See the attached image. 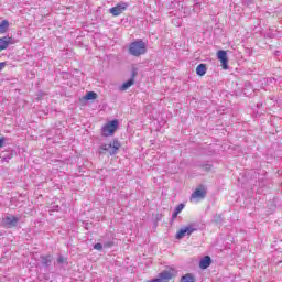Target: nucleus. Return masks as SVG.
Wrapping results in <instances>:
<instances>
[{"label": "nucleus", "mask_w": 282, "mask_h": 282, "mask_svg": "<svg viewBox=\"0 0 282 282\" xmlns=\"http://www.w3.org/2000/svg\"><path fill=\"white\" fill-rule=\"evenodd\" d=\"M94 249L95 250H102V243H100V242L95 243Z\"/></svg>", "instance_id": "obj_23"}, {"label": "nucleus", "mask_w": 282, "mask_h": 282, "mask_svg": "<svg viewBox=\"0 0 282 282\" xmlns=\"http://www.w3.org/2000/svg\"><path fill=\"white\" fill-rule=\"evenodd\" d=\"M210 263H213V259L210 258V256H205L199 261L200 270H207V268H210Z\"/></svg>", "instance_id": "obj_9"}, {"label": "nucleus", "mask_w": 282, "mask_h": 282, "mask_svg": "<svg viewBox=\"0 0 282 282\" xmlns=\"http://www.w3.org/2000/svg\"><path fill=\"white\" fill-rule=\"evenodd\" d=\"M206 72H208V68L206 67V64H199L196 67L197 76H206Z\"/></svg>", "instance_id": "obj_12"}, {"label": "nucleus", "mask_w": 282, "mask_h": 282, "mask_svg": "<svg viewBox=\"0 0 282 282\" xmlns=\"http://www.w3.org/2000/svg\"><path fill=\"white\" fill-rule=\"evenodd\" d=\"M184 203H181L176 206L174 213L172 214V221H175L177 219V216L180 215L181 210H184Z\"/></svg>", "instance_id": "obj_14"}, {"label": "nucleus", "mask_w": 282, "mask_h": 282, "mask_svg": "<svg viewBox=\"0 0 282 282\" xmlns=\"http://www.w3.org/2000/svg\"><path fill=\"white\" fill-rule=\"evenodd\" d=\"M4 225L8 227V228H17V226H19V217L17 216H7L4 219Z\"/></svg>", "instance_id": "obj_8"}, {"label": "nucleus", "mask_w": 282, "mask_h": 282, "mask_svg": "<svg viewBox=\"0 0 282 282\" xmlns=\"http://www.w3.org/2000/svg\"><path fill=\"white\" fill-rule=\"evenodd\" d=\"M3 51V48L0 46V52Z\"/></svg>", "instance_id": "obj_28"}, {"label": "nucleus", "mask_w": 282, "mask_h": 282, "mask_svg": "<svg viewBox=\"0 0 282 282\" xmlns=\"http://www.w3.org/2000/svg\"><path fill=\"white\" fill-rule=\"evenodd\" d=\"M118 119L109 121L106 126L101 128V135L105 138H109V135H113L118 130Z\"/></svg>", "instance_id": "obj_3"}, {"label": "nucleus", "mask_w": 282, "mask_h": 282, "mask_svg": "<svg viewBox=\"0 0 282 282\" xmlns=\"http://www.w3.org/2000/svg\"><path fill=\"white\" fill-rule=\"evenodd\" d=\"M181 282H195V275L187 273L181 278Z\"/></svg>", "instance_id": "obj_17"}, {"label": "nucleus", "mask_w": 282, "mask_h": 282, "mask_svg": "<svg viewBox=\"0 0 282 282\" xmlns=\"http://www.w3.org/2000/svg\"><path fill=\"white\" fill-rule=\"evenodd\" d=\"M217 58L220 61L223 69H228V53L220 50L217 52Z\"/></svg>", "instance_id": "obj_7"}, {"label": "nucleus", "mask_w": 282, "mask_h": 282, "mask_svg": "<svg viewBox=\"0 0 282 282\" xmlns=\"http://www.w3.org/2000/svg\"><path fill=\"white\" fill-rule=\"evenodd\" d=\"M9 45H12V37L11 36L0 37V47L2 50H8Z\"/></svg>", "instance_id": "obj_10"}, {"label": "nucleus", "mask_w": 282, "mask_h": 282, "mask_svg": "<svg viewBox=\"0 0 282 282\" xmlns=\"http://www.w3.org/2000/svg\"><path fill=\"white\" fill-rule=\"evenodd\" d=\"M57 263H67V260L65 259V257L59 256V257L57 258Z\"/></svg>", "instance_id": "obj_22"}, {"label": "nucleus", "mask_w": 282, "mask_h": 282, "mask_svg": "<svg viewBox=\"0 0 282 282\" xmlns=\"http://www.w3.org/2000/svg\"><path fill=\"white\" fill-rule=\"evenodd\" d=\"M98 98V94L94 91H88L84 97L83 100H96Z\"/></svg>", "instance_id": "obj_16"}, {"label": "nucleus", "mask_w": 282, "mask_h": 282, "mask_svg": "<svg viewBox=\"0 0 282 282\" xmlns=\"http://www.w3.org/2000/svg\"><path fill=\"white\" fill-rule=\"evenodd\" d=\"M245 3H252V0H242Z\"/></svg>", "instance_id": "obj_26"}, {"label": "nucleus", "mask_w": 282, "mask_h": 282, "mask_svg": "<svg viewBox=\"0 0 282 282\" xmlns=\"http://www.w3.org/2000/svg\"><path fill=\"white\" fill-rule=\"evenodd\" d=\"M127 8H129V3L119 2L116 7L110 8L109 12L110 14H112V17H120V14H122V11L127 10Z\"/></svg>", "instance_id": "obj_5"}, {"label": "nucleus", "mask_w": 282, "mask_h": 282, "mask_svg": "<svg viewBox=\"0 0 282 282\" xmlns=\"http://www.w3.org/2000/svg\"><path fill=\"white\" fill-rule=\"evenodd\" d=\"M120 147H122L120 141H118V139H113L109 144H101L98 149V153L99 155H105V153H109V155H117L118 151H120Z\"/></svg>", "instance_id": "obj_1"}, {"label": "nucleus", "mask_w": 282, "mask_h": 282, "mask_svg": "<svg viewBox=\"0 0 282 282\" xmlns=\"http://www.w3.org/2000/svg\"><path fill=\"white\" fill-rule=\"evenodd\" d=\"M6 144V138H0V149Z\"/></svg>", "instance_id": "obj_24"}, {"label": "nucleus", "mask_w": 282, "mask_h": 282, "mask_svg": "<svg viewBox=\"0 0 282 282\" xmlns=\"http://www.w3.org/2000/svg\"><path fill=\"white\" fill-rule=\"evenodd\" d=\"M200 167L203 169V171H212L213 170V165H210V164H203V165H200Z\"/></svg>", "instance_id": "obj_21"}, {"label": "nucleus", "mask_w": 282, "mask_h": 282, "mask_svg": "<svg viewBox=\"0 0 282 282\" xmlns=\"http://www.w3.org/2000/svg\"><path fill=\"white\" fill-rule=\"evenodd\" d=\"M193 225L185 226L184 228L180 229L176 234V239H184V237H191L192 232H195Z\"/></svg>", "instance_id": "obj_6"}, {"label": "nucleus", "mask_w": 282, "mask_h": 282, "mask_svg": "<svg viewBox=\"0 0 282 282\" xmlns=\"http://www.w3.org/2000/svg\"><path fill=\"white\" fill-rule=\"evenodd\" d=\"M129 54L131 56H142V54H147V43L142 40H137L130 44Z\"/></svg>", "instance_id": "obj_2"}, {"label": "nucleus", "mask_w": 282, "mask_h": 282, "mask_svg": "<svg viewBox=\"0 0 282 282\" xmlns=\"http://www.w3.org/2000/svg\"><path fill=\"white\" fill-rule=\"evenodd\" d=\"M3 67H6V62L0 63V72H1V69H3Z\"/></svg>", "instance_id": "obj_25"}, {"label": "nucleus", "mask_w": 282, "mask_h": 282, "mask_svg": "<svg viewBox=\"0 0 282 282\" xmlns=\"http://www.w3.org/2000/svg\"><path fill=\"white\" fill-rule=\"evenodd\" d=\"M207 193L208 188L206 187V185H199L198 188H196L191 195V199H205Z\"/></svg>", "instance_id": "obj_4"}, {"label": "nucleus", "mask_w": 282, "mask_h": 282, "mask_svg": "<svg viewBox=\"0 0 282 282\" xmlns=\"http://www.w3.org/2000/svg\"><path fill=\"white\" fill-rule=\"evenodd\" d=\"M224 218H221V214L214 215L213 223L214 224H223Z\"/></svg>", "instance_id": "obj_19"}, {"label": "nucleus", "mask_w": 282, "mask_h": 282, "mask_svg": "<svg viewBox=\"0 0 282 282\" xmlns=\"http://www.w3.org/2000/svg\"><path fill=\"white\" fill-rule=\"evenodd\" d=\"M8 28H10V22H8V20H2L0 23V34H6V32H8Z\"/></svg>", "instance_id": "obj_15"}, {"label": "nucleus", "mask_w": 282, "mask_h": 282, "mask_svg": "<svg viewBox=\"0 0 282 282\" xmlns=\"http://www.w3.org/2000/svg\"><path fill=\"white\" fill-rule=\"evenodd\" d=\"M58 205L53 206V210H58Z\"/></svg>", "instance_id": "obj_27"}, {"label": "nucleus", "mask_w": 282, "mask_h": 282, "mask_svg": "<svg viewBox=\"0 0 282 282\" xmlns=\"http://www.w3.org/2000/svg\"><path fill=\"white\" fill-rule=\"evenodd\" d=\"M132 85H135V80H133V79H128L127 82H124V83L119 87V90H120V91H127V89H129V87H132Z\"/></svg>", "instance_id": "obj_13"}, {"label": "nucleus", "mask_w": 282, "mask_h": 282, "mask_svg": "<svg viewBox=\"0 0 282 282\" xmlns=\"http://www.w3.org/2000/svg\"><path fill=\"white\" fill-rule=\"evenodd\" d=\"M14 155H17V151L11 150L8 152V154H4L2 156V160H4V162H8L9 160H12V158H14Z\"/></svg>", "instance_id": "obj_18"}, {"label": "nucleus", "mask_w": 282, "mask_h": 282, "mask_svg": "<svg viewBox=\"0 0 282 282\" xmlns=\"http://www.w3.org/2000/svg\"><path fill=\"white\" fill-rule=\"evenodd\" d=\"M40 259L43 268H50V265H52V261H54V258L51 254L42 256Z\"/></svg>", "instance_id": "obj_11"}, {"label": "nucleus", "mask_w": 282, "mask_h": 282, "mask_svg": "<svg viewBox=\"0 0 282 282\" xmlns=\"http://www.w3.org/2000/svg\"><path fill=\"white\" fill-rule=\"evenodd\" d=\"M135 76H138V68H132L130 80H135Z\"/></svg>", "instance_id": "obj_20"}]
</instances>
